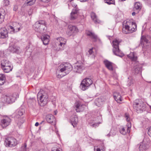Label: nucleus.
I'll use <instances>...</instances> for the list:
<instances>
[{
	"mask_svg": "<svg viewBox=\"0 0 151 151\" xmlns=\"http://www.w3.org/2000/svg\"><path fill=\"white\" fill-rule=\"evenodd\" d=\"M122 32L125 34L130 33L136 31L137 25L130 20H127L123 22L122 24Z\"/></svg>",
	"mask_w": 151,
	"mask_h": 151,
	"instance_id": "nucleus-1",
	"label": "nucleus"
},
{
	"mask_svg": "<svg viewBox=\"0 0 151 151\" xmlns=\"http://www.w3.org/2000/svg\"><path fill=\"white\" fill-rule=\"evenodd\" d=\"M59 68L60 70L59 71V73L57 72L56 73L57 77L60 78L68 74L72 69V67L70 63H65L64 64L60 65Z\"/></svg>",
	"mask_w": 151,
	"mask_h": 151,
	"instance_id": "nucleus-2",
	"label": "nucleus"
},
{
	"mask_svg": "<svg viewBox=\"0 0 151 151\" xmlns=\"http://www.w3.org/2000/svg\"><path fill=\"white\" fill-rule=\"evenodd\" d=\"M48 98L47 93L42 90H40L37 95L39 104L42 106H45L47 103Z\"/></svg>",
	"mask_w": 151,
	"mask_h": 151,
	"instance_id": "nucleus-3",
	"label": "nucleus"
},
{
	"mask_svg": "<svg viewBox=\"0 0 151 151\" xmlns=\"http://www.w3.org/2000/svg\"><path fill=\"white\" fill-rule=\"evenodd\" d=\"M33 27L35 31L41 34L45 32V31L47 29L45 22L43 20L37 21L33 25Z\"/></svg>",
	"mask_w": 151,
	"mask_h": 151,
	"instance_id": "nucleus-4",
	"label": "nucleus"
},
{
	"mask_svg": "<svg viewBox=\"0 0 151 151\" xmlns=\"http://www.w3.org/2000/svg\"><path fill=\"white\" fill-rule=\"evenodd\" d=\"M133 106L134 109L138 113L142 112L145 108L144 102L141 99L135 100L134 101Z\"/></svg>",
	"mask_w": 151,
	"mask_h": 151,
	"instance_id": "nucleus-5",
	"label": "nucleus"
},
{
	"mask_svg": "<svg viewBox=\"0 0 151 151\" xmlns=\"http://www.w3.org/2000/svg\"><path fill=\"white\" fill-rule=\"evenodd\" d=\"M18 97L19 95L17 93H14L12 94H8L2 97L1 100L5 103L11 104L14 102L16 99Z\"/></svg>",
	"mask_w": 151,
	"mask_h": 151,
	"instance_id": "nucleus-6",
	"label": "nucleus"
},
{
	"mask_svg": "<svg viewBox=\"0 0 151 151\" xmlns=\"http://www.w3.org/2000/svg\"><path fill=\"white\" fill-rule=\"evenodd\" d=\"M120 42L118 40L115 39L112 42L113 48L112 51L114 55L120 57H122L124 55L123 53L119 50V45Z\"/></svg>",
	"mask_w": 151,
	"mask_h": 151,
	"instance_id": "nucleus-7",
	"label": "nucleus"
},
{
	"mask_svg": "<svg viewBox=\"0 0 151 151\" xmlns=\"http://www.w3.org/2000/svg\"><path fill=\"white\" fill-rule=\"evenodd\" d=\"M93 81L89 78H86L83 79L81 81L80 86V88L83 91L88 89L92 84Z\"/></svg>",
	"mask_w": 151,
	"mask_h": 151,
	"instance_id": "nucleus-8",
	"label": "nucleus"
},
{
	"mask_svg": "<svg viewBox=\"0 0 151 151\" xmlns=\"http://www.w3.org/2000/svg\"><path fill=\"white\" fill-rule=\"evenodd\" d=\"M57 41L56 45L58 47L56 50L57 51L63 50L66 42V40L60 37L57 38Z\"/></svg>",
	"mask_w": 151,
	"mask_h": 151,
	"instance_id": "nucleus-9",
	"label": "nucleus"
},
{
	"mask_svg": "<svg viewBox=\"0 0 151 151\" xmlns=\"http://www.w3.org/2000/svg\"><path fill=\"white\" fill-rule=\"evenodd\" d=\"M5 144L6 146L12 147L16 146L18 144L17 141L13 137H8L6 138Z\"/></svg>",
	"mask_w": 151,
	"mask_h": 151,
	"instance_id": "nucleus-10",
	"label": "nucleus"
},
{
	"mask_svg": "<svg viewBox=\"0 0 151 151\" xmlns=\"http://www.w3.org/2000/svg\"><path fill=\"white\" fill-rule=\"evenodd\" d=\"M13 26H9V28L11 30L10 32L12 33H14L19 31L22 28L21 24L19 23L14 22L13 23Z\"/></svg>",
	"mask_w": 151,
	"mask_h": 151,
	"instance_id": "nucleus-11",
	"label": "nucleus"
},
{
	"mask_svg": "<svg viewBox=\"0 0 151 151\" xmlns=\"http://www.w3.org/2000/svg\"><path fill=\"white\" fill-rule=\"evenodd\" d=\"M11 122V119L8 116L4 117L1 120L0 125L3 128H5L9 126Z\"/></svg>",
	"mask_w": 151,
	"mask_h": 151,
	"instance_id": "nucleus-12",
	"label": "nucleus"
},
{
	"mask_svg": "<svg viewBox=\"0 0 151 151\" xmlns=\"http://www.w3.org/2000/svg\"><path fill=\"white\" fill-rule=\"evenodd\" d=\"M84 64L81 62L80 63L77 62L75 64L73 68L74 72L78 73H81L82 71L84 69Z\"/></svg>",
	"mask_w": 151,
	"mask_h": 151,
	"instance_id": "nucleus-13",
	"label": "nucleus"
},
{
	"mask_svg": "<svg viewBox=\"0 0 151 151\" xmlns=\"http://www.w3.org/2000/svg\"><path fill=\"white\" fill-rule=\"evenodd\" d=\"M78 29L75 26L70 25L68 26V28L67 32V34L68 35L70 36L78 32Z\"/></svg>",
	"mask_w": 151,
	"mask_h": 151,
	"instance_id": "nucleus-14",
	"label": "nucleus"
},
{
	"mask_svg": "<svg viewBox=\"0 0 151 151\" xmlns=\"http://www.w3.org/2000/svg\"><path fill=\"white\" fill-rule=\"evenodd\" d=\"M145 139H144L142 142H141L139 144V149L140 151H146L149 147V144L145 142Z\"/></svg>",
	"mask_w": 151,
	"mask_h": 151,
	"instance_id": "nucleus-15",
	"label": "nucleus"
},
{
	"mask_svg": "<svg viewBox=\"0 0 151 151\" xmlns=\"http://www.w3.org/2000/svg\"><path fill=\"white\" fill-rule=\"evenodd\" d=\"M8 49L11 52L13 53H15L19 54L21 52L19 47L15 45L10 46L9 47Z\"/></svg>",
	"mask_w": 151,
	"mask_h": 151,
	"instance_id": "nucleus-16",
	"label": "nucleus"
},
{
	"mask_svg": "<svg viewBox=\"0 0 151 151\" xmlns=\"http://www.w3.org/2000/svg\"><path fill=\"white\" fill-rule=\"evenodd\" d=\"M46 119L47 122L53 124H55V119L54 116L52 114H48L46 117Z\"/></svg>",
	"mask_w": 151,
	"mask_h": 151,
	"instance_id": "nucleus-17",
	"label": "nucleus"
},
{
	"mask_svg": "<svg viewBox=\"0 0 151 151\" xmlns=\"http://www.w3.org/2000/svg\"><path fill=\"white\" fill-rule=\"evenodd\" d=\"M8 31L5 27L0 29V38H5L8 36Z\"/></svg>",
	"mask_w": 151,
	"mask_h": 151,
	"instance_id": "nucleus-18",
	"label": "nucleus"
},
{
	"mask_svg": "<svg viewBox=\"0 0 151 151\" xmlns=\"http://www.w3.org/2000/svg\"><path fill=\"white\" fill-rule=\"evenodd\" d=\"M74 7V9L70 14V19L72 20H74L76 18L78 15L77 13L79 10L76 6Z\"/></svg>",
	"mask_w": 151,
	"mask_h": 151,
	"instance_id": "nucleus-19",
	"label": "nucleus"
},
{
	"mask_svg": "<svg viewBox=\"0 0 151 151\" xmlns=\"http://www.w3.org/2000/svg\"><path fill=\"white\" fill-rule=\"evenodd\" d=\"M50 37V36L47 35H45L41 36V39L44 45H46L49 43Z\"/></svg>",
	"mask_w": 151,
	"mask_h": 151,
	"instance_id": "nucleus-20",
	"label": "nucleus"
},
{
	"mask_svg": "<svg viewBox=\"0 0 151 151\" xmlns=\"http://www.w3.org/2000/svg\"><path fill=\"white\" fill-rule=\"evenodd\" d=\"M75 106L76 107V110L77 112H79L83 111L84 109L85 106L81 105L79 102H76L75 104Z\"/></svg>",
	"mask_w": 151,
	"mask_h": 151,
	"instance_id": "nucleus-21",
	"label": "nucleus"
},
{
	"mask_svg": "<svg viewBox=\"0 0 151 151\" xmlns=\"http://www.w3.org/2000/svg\"><path fill=\"white\" fill-rule=\"evenodd\" d=\"M70 122L73 127H75L78 122V117L75 115L72 116L70 118Z\"/></svg>",
	"mask_w": 151,
	"mask_h": 151,
	"instance_id": "nucleus-22",
	"label": "nucleus"
},
{
	"mask_svg": "<svg viewBox=\"0 0 151 151\" xmlns=\"http://www.w3.org/2000/svg\"><path fill=\"white\" fill-rule=\"evenodd\" d=\"M86 33L87 35L90 36L94 42H96L98 39L96 35L94 33H93L90 31H86Z\"/></svg>",
	"mask_w": 151,
	"mask_h": 151,
	"instance_id": "nucleus-23",
	"label": "nucleus"
},
{
	"mask_svg": "<svg viewBox=\"0 0 151 151\" xmlns=\"http://www.w3.org/2000/svg\"><path fill=\"white\" fill-rule=\"evenodd\" d=\"M113 96L115 101L118 103H120L122 101L121 96L119 93L118 92H115L113 94Z\"/></svg>",
	"mask_w": 151,
	"mask_h": 151,
	"instance_id": "nucleus-24",
	"label": "nucleus"
},
{
	"mask_svg": "<svg viewBox=\"0 0 151 151\" xmlns=\"http://www.w3.org/2000/svg\"><path fill=\"white\" fill-rule=\"evenodd\" d=\"M10 65H11V63L7 60L4 59L1 61V68H2V67L4 68L6 66H7Z\"/></svg>",
	"mask_w": 151,
	"mask_h": 151,
	"instance_id": "nucleus-25",
	"label": "nucleus"
},
{
	"mask_svg": "<svg viewBox=\"0 0 151 151\" xmlns=\"http://www.w3.org/2000/svg\"><path fill=\"white\" fill-rule=\"evenodd\" d=\"M106 67L109 70L112 71L113 70V67L112 65V63L109 62L107 60H104V61Z\"/></svg>",
	"mask_w": 151,
	"mask_h": 151,
	"instance_id": "nucleus-26",
	"label": "nucleus"
},
{
	"mask_svg": "<svg viewBox=\"0 0 151 151\" xmlns=\"http://www.w3.org/2000/svg\"><path fill=\"white\" fill-rule=\"evenodd\" d=\"M24 113V109H18L16 111V117L17 118H20V116L22 115Z\"/></svg>",
	"mask_w": 151,
	"mask_h": 151,
	"instance_id": "nucleus-27",
	"label": "nucleus"
},
{
	"mask_svg": "<svg viewBox=\"0 0 151 151\" xmlns=\"http://www.w3.org/2000/svg\"><path fill=\"white\" fill-rule=\"evenodd\" d=\"M127 56L132 61L136 62L137 60V57L135 55L134 52H131L129 54L127 55Z\"/></svg>",
	"mask_w": 151,
	"mask_h": 151,
	"instance_id": "nucleus-28",
	"label": "nucleus"
},
{
	"mask_svg": "<svg viewBox=\"0 0 151 151\" xmlns=\"http://www.w3.org/2000/svg\"><path fill=\"white\" fill-rule=\"evenodd\" d=\"M91 19L95 23L100 22V21L97 19V16L95 13L92 12L91 14Z\"/></svg>",
	"mask_w": 151,
	"mask_h": 151,
	"instance_id": "nucleus-29",
	"label": "nucleus"
},
{
	"mask_svg": "<svg viewBox=\"0 0 151 151\" xmlns=\"http://www.w3.org/2000/svg\"><path fill=\"white\" fill-rule=\"evenodd\" d=\"M13 68V66L11 65L7 66H6L4 68L2 67L1 68L5 73H8L11 71L12 70Z\"/></svg>",
	"mask_w": 151,
	"mask_h": 151,
	"instance_id": "nucleus-30",
	"label": "nucleus"
},
{
	"mask_svg": "<svg viewBox=\"0 0 151 151\" xmlns=\"http://www.w3.org/2000/svg\"><path fill=\"white\" fill-rule=\"evenodd\" d=\"M17 121V124L18 125L20 126L25 121V119L24 118L22 117L19 118Z\"/></svg>",
	"mask_w": 151,
	"mask_h": 151,
	"instance_id": "nucleus-31",
	"label": "nucleus"
},
{
	"mask_svg": "<svg viewBox=\"0 0 151 151\" xmlns=\"http://www.w3.org/2000/svg\"><path fill=\"white\" fill-rule=\"evenodd\" d=\"M148 40L147 38L143 36H142L141 38L140 44H144V42H145L146 43H148Z\"/></svg>",
	"mask_w": 151,
	"mask_h": 151,
	"instance_id": "nucleus-32",
	"label": "nucleus"
},
{
	"mask_svg": "<svg viewBox=\"0 0 151 151\" xmlns=\"http://www.w3.org/2000/svg\"><path fill=\"white\" fill-rule=\"evenodd\" d=\"M4 13L0 11V24L1 23L4 21Z\"/></svg>",
	"mask_w": 151,
	"mask_h": 151,
	"instance_id": "nucleus-33",
	"label": "nucleus"
},
{
	"mask_svg": "<svg viewBox=\"0 0 151 151\" xmlns=\"http://www.w3.org/2000/svg\"><path fill=\"white\" fill-rule=\"evenodd\" d=\"M141 9L140 3L138 2H136L134 4V10L135 9L139 10Z\"/></svg>",
	"mask_w": 151,
	"mask_h": 151,
	"instance_id": "nucleus-34",
	"label": "nucleus"
},
{
	"mask_svg": "<svg viewBox=\"0 0 151 151\" xmlns=\"http://www.w3.org/2000/svg\"><path fill=\"white\" fill-rule=\"evenodd\" d=\"M78 0H69V1L73 7H75L77 6L76 2Z\"/></svg>",
	"mask_w": 151,
	"mask_h": 151,
	"instance_id": "nucleus-35",
	"label": "nucleus"
},
{
	"mask_svg": "<svg viewBox=\"0 0 151 151\" xmlns=\"http://www.w3.org/2000/svg\"><path fill=\"white\" fill-rule=\"evenodd\" d=\"M119 131L121 134L123 135H125L127 133V132L125 130V129L123 127H121L119 129Z\"/></svg>",
	"mask_w": 151,
	"mask_h": 151,
	"instance_id": "nucleus-36",
	"label": "nucleus"
},
{
	"mask_svg": "<svg viewBox=\"0 0 151 151\" xmlns=\"http://www.w3.org/2000/svg\"><path fill=\"white\" fill-rule=\"evenodd\" d=\"M104 147H94V151H105Z\"/></svg>",
	"mask_w": 151,
	"mask_h": 151,
	"instance_id": "nucleus-37",
	"label": "nucleus"
},
{
	"mask_svg": "<svg viewBox=\"0 0 151 151\" xmlns=\"http://www.w3.org/2000/svg\"><path fill=\"white\" fill-rule=\"evenodd\" d=\"M104 1L109 4H114V0H105Z\"/></svg>",
	"mask_w": 151,
	"mask_h": 151,
	"instance_id": "nucleus-38",
	"label": "nucleus"
},
{
	"mask_svg": "<svg viewBox=\"0 0 151 151\" xmlns=\"http://www.w3.org/2000/svg\"><path fill=\"white\" fill-rule=\"evenodd\" d=\"M127 85L129 86H134V80L133 79L129 80Z\"/></svg>",
	"mask_w": 151,
	"mask_h": 151,
	"instance_id": "nucleus-39",
	"label": "nucleus"
},
{
	"mask_svg": "<svg viewBox=\"0 0 151 151\" xmlns=\"http://www.w3.org/2000/svg\"><path fill=\"white\" fill-rule=\"evenodd\" d=\"M3 3V5L4 6H8L9 4V1L8 0H4Z\"/></svg>",
	"mask_w": 151,
	"mask_h": 151,
	"instance_id": "nucleus-40",
	"label": "nucleus"
},
{
	"mask_svg": "<svg viewBox=\"0 0 151 151\" xmlns=\"http://www.w3.org/2000/svg\"><path fill=\"white\" fill-rule=\"evenodd\" d=\"M126 119L127 122H129L130 120V118L129 115L127 113H125L124 114Z\"/></svg>",
	"mask_w": 151,
	"mask_h": 151,
	"instance_id": "nucleus-41",
	"label": "nucleus"
},
{
	"mask_svg": "<svg viewBox=\"0 0 151 151\" xmlns=\"http://www.w3.org/2000/svg\"><path fill=\"white\" fill-rule=\"evenodd\" d=\"M5 81V77L4 75L2 74H0V80Z\"/></svg>",
	"mask_w": 151,
	"mask_h": 151,
	"instance_id": "nucleus-42",
	"label": "nucleus"
},
{
	"mask_svg": "<svg viewBox=\"0 0 151 151\" xmlns=\"http://www.w3.org/2000/svg\"><path fill=\"white\" fill-rule=\"evenodd\" d=\"M135 71L136 73H139L141 70V68L139 67H135Z\"/></svg>",
	"mask_w": 151,
	"mask_h": 151,
	"instance_id": "nucleus-43",
	"label": "nucleus"
},
{
	"mask_svg": "<svg viewBox=\"0 0 151 151\" xmlns=\"http://www.w3.org/2000/svg\"><path fill=\"white\" fill-rule=\"evenodd\" d=\"M95 49L93 48H91L88 51V52L89 53V55H93V50H94Z\"/></svg>",
	"mask_w": 151,
	"mask_h": 151,
	"instance_id": "nucleus-44",
	"label": "nucleus"
},
{
	"mask_svg": "<svg viewBox=\"0 0 151 151\" xmlns=\"http://www.w3.org/2000/svg\"><path fill=\"white\" fill-rule=\"evenodd\" d=\"M127 124L128 125V126L127 127V132L129 133L130 132V128L131 127V123L130 122H129L128 123H127Z\"/></svg>",
	"mask_w": 151,
	"mask_h": 151,
	"instance_id": "nucleus-45",
	"label": "nucleus"
},
{
	"mask_svg": "<svg viewBox=\"0 0 151 151\" xmlns=\"http://www.w3.org/2000/svg\"><path fill=\"white\" fill-rule=\"evenodd\" d=\"M100 123L98 122V123H95L94 124H90V125L91 126L93 127H96L98 126L99 125V124Z\"/></svg>",
	"mask_w": 151,
	"mask_h": 151,
	"instance_id": "nucleus-46",
	"label": "nucleus"
},
{
	"mask_svg": "<svg viewBox=\"0 0 151 151\" xmlns=\"http://www.w3.org/2000/svg\"><path fill=\"white\" fill-rule=\"evenodd\" d=\"M51 151H62V150L60 149L54 147L52 149Z\"/></svg>",
	"mask_w": 151,
	"mask_h": 151,
	"instance_id": "nucleus-47",
	"label": "nucleus"
},
{
	"mask_svg": "<svg viewBox=\"0 0 151 151\" xmlns=\"http://www.w3.org/2000/svg\"><path fill=\"white\" fill-rule=\"evenodd\" d=\"M148 134L150 137H151V126L149 128Z\"/></svg>",
	"mask_w": 151,
	"mask_h": 151,
	"instance_id": "nucleus-48",
	"label": "nucleus"
},
{
	"mask_svg": "<svg viewBox=\"0 0 151 151\" xmlns=\"http://www.w3.org/2000/svg\"><path fill=\"white\" fill-rule=\"evenodd\" d=\"M18 6L17 5H15L14 6V7H13V10L14 11H16L17 9H18Z\"/></svg>",
	"mask_w": 151,
	"mask_h": 151,
	"instance_id": "nucleus-49",
	"label": "nucleus"
},
{
	"mask_svg": "<svg viewBox=\"0 0 151 151\" xmlns=\"http://www.w3.org/2000/svg\"><path fill=\"white\" fill-rule=\"evenodd\" d=\"M4 56V53L3 52H0V57H3Z\"/></svg>",
	"mask_w": 151,
	"mask_h": 151,
	"instance_id": "nucleus-50",
	"label": "nucleus"
},
{
	"mask_svg": "<svg viewBox=\"0 0 151 151\" xmlns=\"http://www.w3.org/2000/svg\"><path fill=\"white\" fill-rule=\"evenodd\" d=\"M5 82V81L0 80V85H3L4 83Z\"/></svg>",
	"mask_w": 151,
	"mask_h": 151,
	"instance_id": "nucleus-51",
	"label": "nucleus"
},
{
	"mask_svg": "<svg viewBox=\"0 0 151 151\" xmlns=\"http://www.w3.org/2000/svg\"><path fill=\"white\" fill-rule=\"evenodd\" d=\"M32 10L31 9H30V10L28 12V14L29 15H30L32 14Z\"/></svg>",
	"mask_w": 151,
	"mask_h": 151,
	"instance_id": "nucleus-52",
	"label": "nucleus"
},
{
	"mask_svg": "<svg viewBox=\"0 0 151 151\" xmlns=\"http://www.w3.org/2000/svg\"><path fill=\"white\" fill-rule=\"evenodd\" d=\"M39 124V123H38V122H37L35 123V125L36 126H38Z\"/></svg>",
	"mask_w": 151,
	"mask_h": 151,
	"instance_id": "nucleus-53",
	"label": "nucleus"
},
{
	"mask_svg": "<svg viewBox=\"0 0 151 151\" xmlns=\"http://www.w3.org/2000/svg\"><path fill=\"white\" fill-rule=\"evenodd\" d=\"M135 12H133L132 13V16H134V15H135Z\"/></svg>",
	"mask_w": 151,
	"mask_h": 151,
	"instance_id": "nucleus-54",
	"label": "nucleus"
},
{
	"mask_svg": "<svg viewBox=\"0 0 151 151\" xmlns=\"http://www.w3.org/2000/svg\"><path fill=\"white\" fill-rule=\"evenodd\" d=\"M110 134L109 133L108 134L106 135V136H107L108 137H109L110 136Z\"/></svg>",
	"mask_w": 151,
	"mask_h": 151,
	"instance_id": "nucleus-55",
	"label": "nucleus"
},
{
	"mask_svg": "<svg viewBox=\"0 0 151 151\" xmlns=\"http://www.w3.org/2000/svg\"><path fill=\"white\" fill-rule=\"evenodd\" d=\"M26 147V145L25 144L24 145V149Z\"/></svg>",
	"mask_w": 151,
	"mask_h": 151,
	"instance_id": "nucleus-56",
	"label": "nucleus"
},
{
	"mask_svg": "<svg viewBox=\"0 0 151 151\" xmlns=\"http://www.w3.org/2000/svg\"><path fill=\"white\" fill-rule=\"evenodd\" d=\"M150 108L151 109V106H150Z\"/></svg>",
	"mask_w": 151,
	"mask_h": 151,
	"instance_id": "nucleus-57",
	"label": "nucleus"
},
{
	"mask_svg": "<svg viewBox=\"0 0 151 151\" xmlns=\"http://www.w3.org/2000/svg\"><path fill=\"white\" fill-rule=\"evenodd\" d=\"M87 0H83V1H87Z\"/></svg>",
	"mask_w": 151,
	"mask_h": 151,
	"instance_id": "nucleus-58",
	"label": "nucleus"
},
{
	"mask_svg": "<svg viewBox=\"0 0 151 151\" xmlns=\"http://www.w3.org/2000/svg\"><path fill=\"white\" fill-rule=\"evenodd\" d=\"M149 83H151V81L149 82Z\"/></svg>",
	"mask_w": 151,
	"mask_h": 151,
	"instance_id": "nucleus-59",
	"label": "nucleus"
},
{
	"mask_svg": "<svg viewBox=\"0 0 151 151\" xmlns=\"http://www.w3.org/2000/svg\"><path fill=\"white\" fill-rule=\"evenodd\" d=\"M73 2H74V3H73V4H75V2H74V1H73Z\"/></svg>",
	"mask_w": 151,
	"mask_h": 151,
	"instance_id": "nucleus-60",
	"label": "nucleus"
},
{
	"mask_svg": "<svg viewBox=\"0 0 151 151\" xmlns=\"http://www.w3.org/2000/svg\"><path fill=\"white\" fill-rule=\"evenodd\" d=\"M55 114H56V112H55Z\"/></svg>",
	"mask_w": 151,
	"mask_h": 151,
	"instance_id": "nucleus-61",
	"label": "nucleus"
}]
</instances>
